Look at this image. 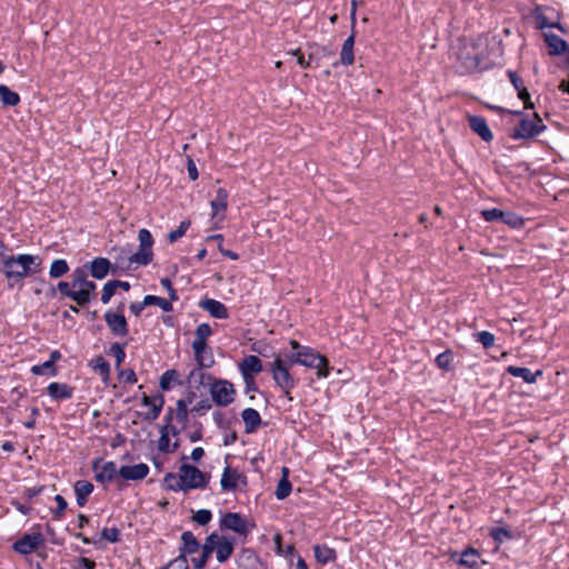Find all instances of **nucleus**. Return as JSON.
<instances>
[{
  "label": "nucleus",
  "instance_id": "obj_46",
  "mask_svg": "<svg viewBox=\"0 0 569 569\" xmlns=\"http://www.w3.org/2000/svg\"><path fill=\"white\" fill-rule=\"evenodd\" d=\"M476 341L480 342L485 348L492 347L496 341V337L493 333L489 331H479L473 335Z\"/></svg>",
  "mask_w": 569,
  "mask_h": 569
},
{
  "label": "nucleus",
  "instance_id": "obj_53",
  "mask_svg": "<svg viewBox=\"0 0 569 569\" xmlns=\"http://www.w3.org/2000/svg\"><path fill=\"white\" fill-rule=\"evenodd\" d=\"M162 569H189L188 560L183 555H179Z\"/></svg>",
  "mask_w": 569,
  "mask_h": 569
},
{
  "label": "nucleus",
  "instance_id": "obj_34",
  "mask_svg": "<svg viewBox=\"0 0 569 569\" xmlns=\"http://www.w3.org/2000/svg\"><path fill=\"white\" fill-rule=\"evenodd\" d=\"M152 249L139 246V250L130 257V262L147 266L152 261Z\"/></svg>",
  "mask_w": 569,
  "mask_h": 569
},
{
  "label": "nucleus",
  "instance_id": "obj_50",
  "mask_svg": "<svg viewBox=\"0 0 569 569\" xmlns=\"http://www.w3.org/2000/svg\"><path fill=\"white\" fill-rule=\"evenodd\" d=\"M177 376L178 373L173 369L164 371L160 377V388L162 390H169L171 387V382L176 380Z\"/></svg>",
  "mask_w": 569,
  "mask_h": 569
},
{
  "label": "nucleus",
  "instance_id": "obj_39",
  "mask_svg": "<svg viewBox=\"0 0 569 569\" xmlns=\"http://www.w3.org/2000/svg\"><path fill=\"white\" fill-rule=\"evenodd\" d=\"M31 372L36 376L48 375V376L54 377V376H57L58 370L51 361L47 360L41 365L32 366Z\"/></svg>",
  "mask_w": 569,
  "mask_h": 569
},
{
  "label": "nucleus",
  "instance_id": "obj_62",
  "mask_svg": "<svg viewBox=\"0 0 569 569\" xmlns=\"http://www.w3.org/2000/svg\"><path fill=\"white\" fill-rule=\"evenodd\" d=\"M163 398L160 396L159 397V402L156 403V401L150 406L151 407V416L150 418L152 420L157 419L162 410V407H163Z\"/></svg>",
  "mask_w": 569,
  "mask_h": 569
},
{
  "label": "nucleus",
  "instance_id": "obj_2",
  "mask_svg": "<svg viewBox=\"0 0 569 569\" xmlns=\"http://www.w3.org/2000/svg\"><path fill=\"white\" fill-rule=\"evenodd\" d=\"M519 116L518 121L510 130V137L515 140H530L546 130V126L538 113Z\"/></svg>",
  "mask_w": 569,
  "mask_h": 569
},
{
  "label": "nucleus",
  "instance_id": "obj_14",
  "mask_svg": "<svg viewBox=\"0 0 569 569\" xmlns=\"http://www.w3.org/2000/svg\"><path fill=\"white\" fill-rule=\"evenodd\" d=\"M100 460L97 459L92 463V469L96 475L94 478L97 481L104 483L110 482L114 476L118 473L117 466L113 461H107L99 468Z\"/></svg>",
  "mask_w": 569,
  "mask_h": 569
},
{
  "label": "nucleus",
  "instance_id": "obj_23",
  "mask_svg": "<svg viewBox=\"0 0 569 569\" xmlns=\"http://www.w3.org/2000/svg\"><path fill=\"white\" fill-rule=\"evenodd\" d=\"M73 489L77 498V503L80 507H83L88 501V497L93 491V485L87 480H78L76 481Z\"/></svg>",
  "mask_w": 569,
  "mask_h": 569
},
{
  "label": "nucleus",
  "instance_id": "obj_22",
  "mask_svg": "<svg viewBox=\"0 0 569 569\" xmlns=\"http://www.w3.org/2000/svg\"><path fill=\"white\" fill-rule=\"evenodd\" d=\"M182 546L180 555L187 558V555H193L200 550V543L191 531H184L181 535Z\"/></svg>",
  "mask_w": 569,
  "mask_h": 569
},
{
  "label": "nucleus",
  "instance_id": "obj_38",
  "mask_svg": "<svg viewBox=\"0 0 569 569\" xmlns=\"http://www.w3.org/2000/svg\"><path fill=\"white\" fill-rule=\"evenodd\" d=\"M96 290V283L93 281H90V280H87L79 289H77V292H82L83 293V298H77V303L79 306H84L87 303L90 302L91 300V295Z\"/></svg>",
  "mask_w": 569,
  "mask_h": 569
},
{
  "label": "nucleus",
  "instance_id": "obj_18",
  "mask_svg": "<svg viewBox=\"0 0 569 569\" xmlns=\"http://www.w3.org/2000/svg\"><path fill=\"white\" fill-rule=\"evenodd\" d=\"M199 307L217 319H227L229 317L227 307L214 299L206 298L199 302Z\"/></svg>",
  "mask_w": 569,
  "mask_h": 569
},
{
  "label": "nucleus",
  "instance_id": "obj_36",
  "mask_svg": "<svg viewBox=\"0 0 569 569\" xmlns=\"http://www.w3.org/2000/svg\"><path fill=\"white\" fill-rule=\"evenodd\" d=\"M91 365L92 368L101 376L102 380L107 382L110 377L109 362L102 356H98L92 360Z\"/></svg>",
  "mask_w": 569,
  "mask_h": 569
},
{
  "label": "nucleus",
  "instance_id": "obj_54",
  "mask_svg": "<svg viewBox=\"0 0 569 569\" xmlns=\"http://www.w3.org/2000/svg\"><path fill=\"white\" fill-rule=\"evenodd\" d=\"M140 247L150 248L152 249L153 244V238L149 230L147 229H140L138 234Z\"/></svg>",
  "mask_w": 569,
  "mask_h": 569
},
{
  "label": "nucleus",
  "instance_id": "obj_21",
  "mask_svg": "<svg viewBox=\"0 0 569 569\" xmlns=\"http://www.w3.org/2000/svg\"><path fill=\"white\" fill-rule=\"evenodd\" d=\"M246 433L254 432L261 425L260 413L253 408H247L241 412Z\"/></svg>",
  "mask_w": 569,
  "mask_h": 569
},
{
  "label": "nucleus",
  "instance_id": "obj_58",
  "mask_svg": "<svg viewBox=\"0 0 569 569\" xmlns=\"http://www.w3.org/2000/svg\"><path fill=\"white\" fill-rule=\"evenodd\" d=\"M293 56L297 57V62L301 68H310L312 66V61L309 58H306L302 53L301 49H297L291 52Z\"/></svg>",
  "mask_w": 569,
  "mask_h": 569
},
{
  "label": "nucleus",
  "instance_id": "obj_10",
  "mask_svg": "<svg viewBox=\"0 0 569 569\" xmlns=\"http://www.w3.org/2000/svg\"><path fill=\"white\" fill-rule=\"evenodd\" d=\"M261 360L253 355L246 356L239 363V370L242 375L244 382L252 383V378L262 371Z\"/></svg>",
  "mask_w": 569,
  "mask_h": 569
},
{
  "label": "nucleus",
  "instance_id": "obj_40",
  "mask_svg": "<svg viewBox=\"0 0 569 569\" xmlns=\"http://www.w3.org/2000/svg\"><path fill=\"white\" fill-rule=\"evenodd\" d=\"M180 480H182L180 471L178 475L169 472L164 476L163 483L169 490L183 491V485L180 482Z\"/></svg>",
  "mask_w": 569,
  "mask_h": 569
},
{
  "label": "nucleus",
  "instance_id": "obj_7",
  "mask_svg": "<svg viewBox=\"0 0 569 569\" xmlns=\"http://www.w3.org/2000/svg\"><path fill=\"white\" fill-rule=\"evenodd\" d=\"M192 349L194 352L196 361L199 365V369L192 370L188 377L189 381L196 380V378L200 379V382L202 383V380L204 378V373L201 372L202 368H210L214 363V359L212 356V352L210 351L208 345L203 346V348H200L197 350L196 343H192Z\"/></svg>",
  "mask_w": 569,
  "mask_h": 569
},
{
  "label": "nucleus",
  "instance_id": "obj_4",
  "mask_svg": "<svg viewBox=\"0 0 569 569\" xmlns=\"http://www.w3.org/2000/svg\"><path fill=\"white\" fill-rule=\"evenodd\" d=\"M270 371L276 385L282 390L288 400H292L291 390L296 386V380L289 372V365L281 356H277L270 365Z\"/></svg>",
  "mask_w": 569,
  "mask_h": 569
},
{
  "label": "nucleus",
  "instance_id": "obj_6",
  "mask_svg": "<svg viewBox=\"0 0 569 569\" xmlns=\"http://www.w3.org/2000/svg\"><path fill=\"white\" fill-rule=\"evenodd\" d=\"M180 473L182 477L180 482L183 485V492L193 489H204L208 485L209 477L194 466L182 463L180 466Z\"/></svg>",
  "mask_w": 569,
  "mask_h": 569
},
{
  "label": "nucleus",
  "instance_id": "obj_51",
  "mask_svg": "<svg viewBox=\"0 0 569 569\" xmlns=\"http://www.w3.org/2000/svg\"><path fill=\"white\" fill-rule=\"evenodd\" d=\"M170 436L160 429V437L158 439V450L162 453H172L170 443Z\"/></svg>",
  "mask_w": 569,
  "mask_h": 569
},
{
  "label": "nucleus",
  "instance_id": "obj_42",
  "mask_svg": "<svg viewBox=\"0 0 569 569\" xmlns=\"http://www.w3.org/2000/svg\"><path fill=\"white\" fill-rule=\"evenodd\" d=\"M69 271L68 262L64 259H56L50 266L49 274L51 278H60Z\"/></svg>",
  "mask_w": 569,
  "mask_h": 569
},
{
  "label": "nucleus",
  "instance_id": "obj_12",
  "mask_svg": "<svg viewBox=\"0 0 569 569\" xmlns=\"http://www.w3.org/2000/svg\"><path fill=\"white\" fill-rule=\"evenodd\" d=\"M43 542L41 533L24 535L13 543V549L21 555L32 553Z\"/></svg>",
  "mask_w": 569,
  "mask_h": 569
},
{
  "label": "nucleus",
  "instance_id": "obj_49",
  "mask_svg": "<svg viewBox=\"0 0 569 569\" xmlns=\"http://www.w3.org/2000/svg\"><path fill=\"white\" fill-rule=\"evenodd\" d=\"M212 519V513L208 509H200L196 511L192 516V520L196 521L200 526L208 525Z\"/></svg>",
  "mask_w": 569,
  "mask_h": 569
},
{
  "label": "nucleus",
  "instance_id": "obj_5",
  "mask_svg": "<svg viewBox=\"0 0 569 569\" xmlns=\"http://www.w3.org/2000/svg\"><path fill=\"white\" fill-rule=\"evenodd\" d=\"M208 379L212 381L209 391L212 401L217 406L227 407L234 401L236 390L230 381L214 379L211 376H208Z\"/></svg>",
  "mask_w": 569,
  "mask_h": 569
},
{
  "label": "nucleus",
  "instance_id": "obj_61",
  "mask_svg": "<svg viewBox=\"0 0 569 569\" xmlns=\"http://www.w3.org/2000/svg\"><path fill=\"white\" fill-rule=\"evenodd\" d=\"M54 501L57 502L56 516H57V517H60V516L64 512V510L67 509V506H68V505H67V501H66V499H64L62 496H60V495H57V496L54 497Z\"/></svg>",
  "mask_w": 569,
  "mask_h": 569
},
{
  "label": "nucleus",
  "instance_id": "obj_28",
  "mask_svg": "<svg viewBox=\"0 0 569 569\" xmlns=\"http://www.w3.org/2000/svg\"><path fill=\"white\" fill-rule=\"evenodd\" d=\"M353 46H355V36L350 34L342 44L340 52V61L345 66H350L353 63Z\"/></svg>",
  "mask_w": 569,
  "mask_h": 569
},
{
  "label": "nucleus",
  "instance_id": "obj_37",
  "mask_svg": "<svg viewBox=\"0 0 569 569\" xmlns=\"http://www.w3.org/2000/svg\"><path fill=\"white\" fill-rule=\"evenodd\" d=\"M500 221H502L503 223L508 224L509 227L513 228V229H519L523 226V218L520 217L519 214L517 213H513V212H505V211H500Z\"/></svg>",
  "mask_w": 569,
  "mask_h": 569
},
{
  "label": "nucleus",
  "instance_id": "obj_35",
  "mask_svg": "<svg viewBox=\"0 0 569 569\" xmlns=\"http://www.w3.org/2000/svg\"><path fill=\"white\" fill-rule=\"evenodd\" d=\"M189 410H188V403L183 399H179L176 402L174 407V420L177 423L181 425L182 428H186L187 421H188Z\"/></svg>",
  "mask_w": 569,
  "mask_h": 569
},
{
  "label": "nucleus",
  "instance_id": "obj_45",
  "mask_svg": "<svg viewBox=\"0 0 569 569\" xmlns=\"http://www.w3.org/2000/svg\"><path fill=\"white\" fill-rule=\"evenodd\" d=\"M214 539H217V533L216 532H212L211 535H209L207 538H206V541L203 543V546H200V549H201V555L202 558H204L206 560H208L211 556V553L214 551Z\"/></svg>",
  "mask_w": 569,
  "mask_h": 569
},
{
  "label": "nucleus",
  "instance_id": "obj_29",
  "mask_svg": "<svg viewBox=\"0 0 569 569\" xmlns=\"http://www.w3.org/2000/svg\"><path fill=\"white\" fill-rule=\"evenodd\" d=\"M212 216L216 217L219 212L226 211L228 207V192L223 188H219L216 192L214 199L211 201Z\"/></svg>",
  "mask_w": 569,
  "mask_h": 569
},
{
  "label": "nucleus",
  "instance_id": "obj_60",
  "mask_svg": "<svg viewBox=\"0 0 569 569\" xmlns=\"http://www.w3.org/2000/svg\"><path fill=\"white\" fill-rule=\"evenodd\" d=\"M161 286L167 289L168 293H169V297H170V300L171 301H176L178 299V296H177V292L176 290L173 289L172 287V283L170 281V279L168 278H162L161 281H160Z\"/></svg>",
  "mask_w": 569,
  "mask_h": 569
},
{
  "label": "nucleus",
  "instance_id": "obj_59",
  "mask_svg": "<svg viewBox=\"0 0 569 569\" xmlns=\"http://www.w3.org/2000/svg\"><path fill=\"white\" fill-rule=\"evenodd\" d=\"M309 49V53H308V58L313 62L317 60V57L319 56V52L322 51L323 54H327V53H330L327 48H321L319 47L318 44H310L308 47Z\"/></svg>",
  "mask_w": 569,
  "mask_h": 569
},
{
  "label": "nucleus",
  "instance_id": "obj_1",
  "mask_svg": "<svg viewBox=\"0 0 569 569\" xmlns=\"http://www.w3.org/2000/svg\"><path fill=\"white\" fill-rule=\"evenodd\" d=\"M2 272L9 280L20 281L41 270V259L32 254L3 256Z\"/></svg>",
  "mask_w": 569,
  "mask_h": 569
},
{
  "label": "nucleus",
  "instance_id": "obj_19",
  "mask_svg": "<svg viewBox=\"0 0 569 569\" xmlns=\"http://www.w3.org/2000/svg\"><path fill=\"white\" fill-rule=\"evenodd\" d=\"M469 126L482 140L489 142L493 139V134L489 129L487 121L482 117L470 116L468 118Z\"/></svg>",
  "mask_w": 569,
  "mask_h": 569
},
{
  "label": "nucleus",
  "instance_id": "obj_20",
  "mask_svg": "<svg viewBox=\"0 0 569 569\" xmlns=\"http://www.w3.org/2000/svg\"><path fill=\"white\" fill-rule=\"evenodd\" d=\"M73 387H70L67 383L51 382L47 387L48 395L53 400H63L70 399L73 395Z\"/></svg>",
  "mask_w": 569,
  "mask_h": 569
},
{
  "label": "nucleus",
  "instance_id": "obj_8",
  "mask_svg": "<svg viewBox=\"0 0 569 569\" xmlns=\"http://www.w3.org/2000/svg\"><path fill=\"white\" fill-rule=\"evenodd\" d=\"M104 321L111 333L116 337H126L129 333V327L122 312L108 310L104 313Z\"/></svg>",
  "mask_w": 569,
  "mask_h": 569
},
{
  "label": "nucleus",
  "instance_id": "obj_3",
  "mask_svg": "<svg viewBox=\"0 0 569 569\" xmlns=\"http://www.w3.org/2000/svg\"><path fill=\"white\" fill-rule=\"evenodd\" d=\"M292 361H296L297 365L317 369L318 378L329 376L328 359L310 347H303L299 351L292 352Z\"/></svg>",
  "mask_w": 569,
  "mask_h": 569
},
{
  "label": "nucleus",
  "instance_id": "obj_47",
  "mask_svg": "<svg viewBox=\"0 0 569 569\" xmlns=\"http://www.w3.org/2000/svg\"><path fill=\"white\" fill-rule=\"evenodd\" d=\"M190 227V221L189 220H183L180 222V226L178 227V229L176 230H172L169 232L168 234V240L169 242L173 243L176 242L179 238H181L182 236L186 234L187 230L189 229Z\"/></svg>",
  "mask_w": 569,
  "mask_h": 569
},
{
  "label": "nucleus",
  "instance_id": "obj_32",
  "mask_svg": "<svg viewBox=\"0 0 569 569\" xmlns=\"http://www.w3.org/2000/svg\"><path fill=\"white\" fill-rule=\"evenodd\" d=\"M0 100L6 107H14L20 102V96L6 84H0Z\"/></svg>",
  "mask_w": 569,
  "mask_h": 569
},
{
  "label": "nucleus",
  "instance_id": "obj_24",
  "mask_svg": "<svg viewBox=\"0 0 569 569\" xmlns=\"http://www.w3.org/2000/svg\"><path fill=\"white\" fill-rule=\"evenodd\" d=\"M111 263L107 258H96L90 262V273L96 279H103L109 270H110Z\"/></svg>",
  "mask_w": 569,
  "mask_h": 569
},
{
  "label": "nucleus",
  "instance_id": "obj_13",
  "mask_svg": "<svg viewBox=\"0 0 569 569\" xmlns=\"http://www.w3.org/2000/svg\"><path fill=\"white\" fill-rule=\"evenodd\" d=\"M473 46H465L457 52V58L467 71H473L480 67V58L475 52Z\"/></svg>",
  "mask_w": 569,
  "mask_h": 569
},
{
  "label": "nucleus",
  "instance_id": "obj_9",
  "mask_svg": "<svg viewBox=\"0 0 569 569\" xmlns=\"http://www.w3.org/2000/svg\"><path fill=\"white\" fill-rule=\"evenodd\" d=\"M222 529L231 530L238 535L247 536L249 532L248 522L240 513L228 512L220 520Z\"/></svg>",
  "mask_w": 569,
  "mask_h": 569
},
{
  "label": "nucleus",
  "instance_id": "obj_25",
  "mask_svg": "<svg viewBox=\"0 0 569 569\" xmlns=\"http://www.w3.org/2000/svg\"><path fill=\"white\" fill-rule=\"evenodd\" d=\"M506 371L513 377L522 379L527 383L536 382L538 376H541L542 372L540 370L532 372L530 369L525 367H516L509 366Z\"/></svg>",
  "mask_w": 569,
  "mask_h": 569
},
{
  "label": "nucleus",
  "instance_id": "obj_43",
  "mask_svg": "<svg viewBox=\"0 0 569 569\" xmlns=\"http://www.w3.org/2000/svg\"><path fill=\"white\" fill-rule=\"evenodd\" d=\"M146 303H148V306H158L166 312L172 311L171 300L168 301L161 297L148 295L146 296Z\"/></svg>",
  "mask_w": 569,
  "mask_h": 569
},
{
  "label": "nucleus",
  "instance_id": "obj_16",
  "mask_svg": "<svg viewBox=\"0 0 569 569\" xmlns=\"http://www.w3.org/2000/svg\"><path fill=\"white\" fill-rule=\"evenodd\" d=\"M479 558L480 553L475 548H467L461 553L453 551L450 555L451 560L468 568H476L478 566Z\"/></svg>",
  "mask_w": 569,
  "mask_h": 569
},
{
  "label": "nucleus",
  "instance_id": "obj_48",
  "mask_svg": "<svg viewBox=\"0 0 569 569\" xmlns=\"http://www.w3.org/2000/svg\"><path fill=\"white\" fill-rule=\"evenodd\" d=\"M87 272L83 268H77L71 273L72 288H80L87 281Z\"/></svg>",
  "mask_w": 569,
  "mask_h": 569
},
{
  "label": "nucleus",
  "instance_id": "obj_56",
  "mask_svg": "<svg viewBox=\"0 0 569 569\" xmlns=\"http://www.w3.org/2000/svg\"><path fill=\"white\" fill-rule=\"evenodd\" d=\"M120 531L118 528H104L101 531V537L106 539L109 542H117L119 541Z\"/></svg>",
  "mask_w": 569,
  "mask_h": 569
},
{
  "label": "nucleus",
  "instance_id": "obj_41",
  "mask_svg": "<svg viewBox=\"0 0 569 569\" xmlns=\"http://www.w3.org/2000/svg\"><path fill=\"white\" fill-rule=\"evenodd\" d=\"M57 289L58 291L64 296V297H68L70 299H72L74 302H77V298L81 299L83 298V293L82 292H77V290L74 288H72V283L71 282H67V281H60L58 284H57Z\"/></svg>",
  "mask_w": 569,
  "mask_h": 569
},
{
  "label": "nucleus",
  "instance_id": "obj_31",
  "mask_svg": "<svg viewBox=\"0 0 569 569\" xmlns=\"http://www.w3.org/2000/svg\"><path fill=\"white\" fill-rule=\"evenodd\" d=\"M508 77L510 79V82L517 90L519 99H521L526 104H528L530 96L523 84L522 79L516 72H513L511 70L508 71Z\"/></svg>",
  "mask_w": 569,
  "mask_h": 569
},
{
  "label": "nucleus",
  "instance_id": "obj_15",
  "mask_svg": "<svg viewBox=\"0 0 569 569\" xmlns=\"http://www.w3.org/2000/svg\"><path fill=\"white\" fill-rule=\"evenodd\" d=\"M214 551L217 556V560L222 563L226 562L232 555L234 545L233 540L223 536H219L217 533V539H214Z\"/></svg>",
  "mask_w": 569,
  "mask_h": 569
},
{
  "label": "nucleus",
  "instance_id": "obj_17",
  "mask_svg": "<svg viewBox=\"0 0 569 569\" xmlns=\"http://www.w3.org/2000/svg\"><path fill=\"white\" fill-rule=\"evenodd\" d=\"M118 473L126 480H142L149 473V467L146 463H137L133 466H122Z\"/></svg>",
  "mask_w": 569,
  "mask_h": 569
},
{
  "label": "nucleus",
  "instance_id": "obj_30",
  "mask_svg": "<svg viewBox=\"0 0 569 569\" xmlns=\"http://www.w3.org/2000/svg\"><path fill=\"white\" fill-rule=\"evenodd\" d=\"M546 41L551 54L560 56L568 50V43L557 34L547 36Z\"/></svg>",
  "mask_w": 569,
  "mask_h": 569
},
{
  "label": "nucleus",
  "instance_id": "obj_11",
  "mask_svg": "<svg viewBox=\"0 0 569 569\" xmlns=\"http://www.w3.org/2000/svg\"><path fill=\"white\" fill-rule=\"evenodd\" d=\"M247 485V477L239 472L237 469L227 466L223 469L220 486L223 491H233L237 489L239 483Z\"/></svg>",
  "mask_w": 569,
  "mask_h": 569
},
{
  "label": "nucleus",
  "instance_id": "obj_33",
  "mask_svg": "<svg viewBox=\"0 0 569 569\" xmlns=\"http://www.w3.org/2000/svg\"><path fill=\"white\" fill-rule=\"evenodd\" d=\"M196 338L192 343H196L197 350L203 348L207 343V339L211 336L212 330L208 323H200L196 329Z\"/></svg>",
  "mask_w": 569,
  "mask_h": 569
},
{
  "label": "nucleus",
  "instance_id": "obj_57",
  "mask_svg": "<svg viewBox=\"0 0 569 569\" xmlns=\"http://www.w3.org/2000/svg\"><path fill=\"white\" fill-rule=\"evenodd\" d=\"M160 429L164 431L167 435L177 438L184 428H182L181 425L180 427H178L174 423H164Z\"/></svg>",
  "mask_w": 569,
  "mask_h": 569
},
{
  "label": "nucleus",
  "instance_id": "obj_55",
  "mask_svg": "<svg viewBox=\"0 0 569 569\" xmlns=\"http://www.w3.org/2000/svg\"><path fill=\"white\" fill-rule=\"evenodd\" d=\"M118 376L119 379L122 380L126 383H136L137 382V376L136 372L132 369H118Z\"/></svg>",
  "mask_w": 569,
  "mask_h": 569
},
{
  "label": "nucleus",
  "instance_id": "obj_64",
  "mask_svg": "<svg viewBox=\"0 0 569 569\" xmlns=\"http://www.w3.org/2000/svg\"><path fill=\"white\" fill-rule=\"evenodd\" d=\"M481 216L485 218V220L487 221H496L498 220V208H492V209H488V210H482L481 211Z\"/></svg>",
  "mask_w": 569,
  "mask_h": 569
},
{
  "label": "nucleus",
  "instance_id": "obj_63",
  "mask_svg": "<svg viewBox=\"0 0 569 569\" xmlns=\"http://www.w3.org/2000/svg\"><path fill=\"white\" fill-rule=\"evenodd\" d=\"M450 361V355L449 352H442L436 358V362L439 366V368H448Z\"/></svg>",
  "mask_w": 569,
  "mask_h": 569
},
{
  "label": "nucleus",
  "instance_id": "obj_52",
  "mask_svg": "<svg viewBox=\"0 0 569 569\" xmlns=\"http://www.w3.org/2000/svg\"><path fill=\"white\" fill-rule=\"evenodd\" d=\"M116 290L117 288L114 287L111 280L106 282L102 288L101 302L107 305L116 293Z\"/></svg>",
  "mask_w": 569,
  "mask_h": 569
},
{
  "label": "nucleus",
  "instance_id": "obj_27",
  "mask_svg": "<svg viewBox=\"0 0 569 569\" xmlns=\"http://www.w3.org/2000/svg\"><path fill=\"white\" fill-rule=\"evenodd\" d=\"M315 558L321 565L332 562L337 558L336 550L327 545H316L313 547Z\"/></svg>",
  "mask_w": 569,
  "mask_h": 569
},
{
  "label": "nucleus",
  "instance_id": "obj_44",
  "mask_svg": "<svg viewBox=\"0 0 569 569\" xmlns=\"http://www.w3.org/2000/svg\"><path fill=\"white\" fill-rule=\"evenodd\" d=\"M124 347L126 345L120 342H113L110 347V355H112L116 359L117 369L120 368V365L126 358Z\"/></svg>",
  "mask_w": 569,
  "mask_h": 569
},
{
  "label": "nucleus",
  "instance_id": "obj_26",
  "mask_svg": "<svg viewBox=\"0 0 569 569\" xmlns=\"http://www.w3.org/2000/svg\"><path fill=\"white\" fill-rule=\"evenodd\" d=\"M281 473L282 477L279 480L274 491V496L278 500L286 499L290 495L292 489L291 482L289 481V469L287 467H283L281 469Z\"/></svg>",
  "mask_w": 569,
  "mask_h": 569
}]
</instances>
